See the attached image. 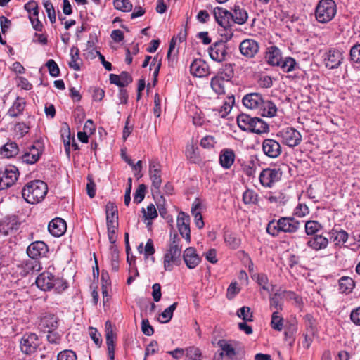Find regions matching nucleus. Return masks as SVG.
Wrapping results in <instances>:
<instances>
[{
    "label": "nucleus",
    "mask_w": 360,
    "mask_h": 360,
    "mask_svg": "<svg viewBox=\"0 0 360 360\" xmlns=\"http://www.w3.org/2000/svg\"><path fill=\"white\" fill-rule=\"evenodd\" d=\"M217 345L219 350L214 355V360H241L244 356V349L238 341L221 339Z\"/></svg>",
    "instance_id": "1"
},
{
    "label": "nucleus",
    "mask_w": 360,
    "mask_h": 360,
    "mask_svg": "<svg viewBox=\"0 0 360 360\" xmlns=\"http://www.w3.org/2000/svg\"><path fill=\"white\" fill-rule=\"evenodd\" d=\"M300 222L294 217H281L279 219L271 220L266 226V232L274 236L281 233H293L300 229Z\"/></svg>",
    "instance_id": "2"
},
{
    "label": "nucleus",
    "mask_w": 360,
    "mask_h": 360,
    "mask_svg": "<svg viewBox=\"0 0 360 360\" xmlns=\"http://www.w3.org/2000/svg\"><path fill=\"white\" fill-rule=\"evenodd\" d=\"M48 187L45 182L35 180L28 182L22 190V195L25 201L30 204L41 202L46 196Z\"/></svg>",
    "instance_id": "3"
},
{
    "label": "nucleus",
    "mask_w": 360,
    "mask_h": 360,
    "mask_svg": "<svg viewBox=\"0 0 360 360\" xmlns=\"http://www.w3.org/2000/svg\"><path fill=\"white\" fill-rule=\"evenodd\" d=\"M237 123L241 130L258 134L268 132L269 129V125L262 119L245 113L238 116Z\"/></svg>",
    "instance_id": "4"
},
{
    "label": "nucleus",
    "mask_w": 360,
    "mask_h": 360,
    "mask_svg": "<svg viewBox=\"0 0 360 360\" xmlns=\"http://www.w3.org/2000/svg\"><path fill=\"white\" fill-rule=\"evenodd\" d=\"M181 239L176 233L170 236V243L164 255V268L165 271H172L173 264L178 265L181 262Z\"/></svg>",
    "instance_id": "5"
},
{
    "label": "nucleus",
    "mask_w": 360,
    "mask_h": 360,
    "mask_svg": "<svg viewBox=\"0 0 360 360\" xmlns=\"http://www.w3.org/2000/svg\"><path fill=\"white\" fill-rule=\"evenodd\" d=\"M337 13L333 0H320L315 9V18L319 22L327 23L332 20Z\"/></svg>",
    "instance_id": "6"
},
{
    "label": "nucleus",
    "mask_w": 360,
    "mask_h": 360,
    "mask_svg": "<svg viewBox=\"0 0 360 360\" xmlns=\"http://www.w3.org/2000/svg\"><path fill=\"white\" fill-rule=\"evenodd\" d=\"M44 151V146L41 141H35L33 145L28 147L21 155L20 160L23 163L33 165L40 158Z\"/></svg>",
    "instance_id": "7"
},
{
    "label": "nucleus",
    "mask_w": 360,
    "mask_h": 360,
    "mask_svg": "<svg viewBox=\"0 0 360 360\" xmlns=\"http://www.w3.org/2000/svg\"><path fill=\"white\" fill-rule=\"evenodd\" d=\"M282 142L289 147L293 148L298 146L302 141L301 134L292 127H286L279 131Z\"/></svg>",
    "instance_id": "8"
},
{
    "label": "nucleus",
    "mask_w": 360,
    "mask_h": 360,
    "mask_svg": "<svg viewBox=\"0 0 360 360\" xmlns=\"http://www.w3.org/2000/svg\"><path fill=\"white\" fill-rule=\"evenodd\" d=\"M149 176L152 181L153 190L158 193L162 184L161 165L158 158H153L149 162Z\"/></svg>",
    "instance_id": "9"
},
{
    "label": "nucleus",
    "mask_w": 360,
    "mask_h": 360,
    "mask_svg": "<svg viewBox=\"0 0 360 360\" xmlns=\"http://www.w3.org/2000/svg\"><path fill=\"white\" fill-rule=\"evenodd\" d=\"M281 175L282 172L279 169L266 168L262 171L259 179L263 186L270 188L280 180Z\"/></svg>",
    "instance_id": "10"
},
{
    "label": "nucleus",
    "mask_w": 360,
    "mask_h": 360,
    "mask_svg": "<svg viewBox=\"0 0 360 360\" xmlns=\"http://www.w3.org/2000/svg\"><path fill=\"white\" fill-rule=\"evenodd\" d=\"M39 344V340L35 333L25 334L21 339L20 349L23 353L30 354L36 352Z\"/></svg>",
    "instance_id": "11"
},
{
    "label": "nucleus",
    "mask_w": 360,
    "mask_h": 360,
    "mask_svg": "<svg viewBox=\"0 0 360 360\" xmlns=\"http://www.w3.org/2000/svg\"><path fill=\"white\" fill-rule=\"evenodd\" d=\"M344 59L342 51L338 49H330L326 53L324 64L328 69H336Z\"/></svg>",
    "instance_id": "12"
},
{
    "label": "nucleus",
    "mask_w": 360,
    "mask_h": 360,
    "mask_svg": "<svg viewBox=\"0 0 360 360\" xmlns=\"http://www.w3.org/2000/svg\"><path fill=\"white\" fill-rule=\"evenodd\" d=\"M259 43L252 39L242 41L239 46L240 53L247 58H254L259 52Z\"/></svg>",
    "instance_id": "13"
},
{
    "label": "nucleus",
    "mask_w": 360,
    "mask_h": 360,
    "mask_svg": "<svg viewBox=\"0 0 360 360\" xmlns=\"http://www.w3.org/2000/svg\"><path fill=\"white\" fill-rule=\"evenodd\" d=\"M177 227L181 236L187 243L191 241L190 217L184 212H180L177 217Z\"/></svg>",
    "instance_id": "14"
},
{
    "label": "nucleus",
    "mask_w": 360,
    "mask_h": 360,
    "mask_svg": "<svg viewBox=\"0 0 360 360\" xmlns=\"http://www.w3.org/2000/svg\"><path fill=\"white\" fill-rule=\"evenodd\" d=\"M209 55L214 61H224L227 55V46L226 44L222 41L213 44L209 48Z\"/></svg>",
    "instance_id": "15"
},
{
    "label": "nucleus",
    "mask_w": 360,
    "mask_h": 360,
    "mask_svg": "<svg viewBox=\"0 0 360 360\" xmlns=\"http://www.w3.org/2000/svg\"><path fill=\"white\" fill-rule=\"evenodd\" d=\"M262 150L264 153L271 158H276L281 153L280 143L272 139H266L262 142Z\"/></svg>",
    "instance_id": "16"
},
{
    "label": "nucleus",
    "mask_w": 360,
    "mask_h": 360,
    "mask_svg": "<svg viewBox=\"0 0 360 360\" xmlns=\"http://www.w3.org/2000/svg\"><path fill=\"white\" fill-rule=\"evenodd\" d=\"M0 176L5 184L6 188L13 186L18 177V170L15 166H6L0 169Z\"/></svg>",
    "instance_id": "17"
},
{
    "label": "nucleus",
    "mask_w": 360,
    "mask_h": 360,
    "mask_svg": "<svg viewBox=\"0 0 360 360\" xmlns=\"http://www.w3.org/2000/svg\"><path fill=\"white\" fill-rule=\"evenodd\" d=\"M58 326V319L53 314H44L40 320L39 323V329L46 333L51 332V330H55Z\"/></svg>",
    "instance_id": "18"
},
{
    "label": "nucleus",
    "mask_w": 360,
    "mask_h": 360,
    "mask_svg": "<svg viewBox=\"0 0 360 360\" xmlns=\"http://www.w3.org/2000/svg\"><path fill=\"white\" fill-rule=\"evenodd\" d=\"M48 252V247L43 241L32 243L27 249L28 256L34 259L45 256Z\"/></svg>",
    "instance_id": "19"
},
{
    "label": "nucleus",
    "mask_w": 360,
    "mask_h": 360,
    "mask_svg": "<svg viewBox=\"0 0 360 360\" xmlns=\"http://www.w3.org/2000/svg\"><path fill=\"white\" fill-rule=\"evenodd\" d=\"M191 73L198 77H202L210 74L208 64L202 59H195L190 65Z\"/></svg>",
    "instance_id": "20"
},
{
    "label": "nucleus",
    "mask_w": 360,
    "mask_h": 360,
    "mask_svg": "<svg viewBox=\"0 0 360 360\" xmlns=\"http://www.w3.org/2000/svg\"><path fill=\"white\" fill-rule=\"evenodd\" d=\"M48 229L52 236L55 237H60L66 231V222L62 218L56 217L49 222Z\"/></svg>",
    "instance_id": "21"
},
{
    "label": "nucleus",
    "mask_w": 360,
    "mask_h": 360,
    "mask_svg": "<svg viewBox=\"0 0 360 360\" xmlns=\"http://www.w3.org/2000/svg\"><path fill=\"white\" fill-rule=\"evenodd\" d=\"M213 14L215 20L217 23L225 30L230 26V20L232 13L226 9L220 7H217L213 11Z\"/></svg>",
    "instance_id": "22"
},
{
    "label": "nucleus",
    "mask_w": 360,
    "mask_h": 360,
    "mask_svg": "<svg viewBox=\"0 0 360 360\" xmlns=\"http://www.w3.org/2000/svg\"><path fill=\"white\" fill-rule=\"evenodd\" d=\"M183 259L188 269L195 268L200 262V257L193 248H188L184 250Z\"/></svg>",
    "instance_id": "23"
},
{
    "label": "nucleus",
    "mask_w": 360,
    "mask_h": 360,
    "mask_svg": "<svg viewBox=\"0 0 360 360\" xmlns=\"http://www.w3.org/2000/svg\"><path fill=\"white\" fill-rule=\"evenodd\" d=\"M328 239L322 234L312 236L307 242V245L315 251L323 250L328 245Z\"/></svg>",
    "instance_id": "24"
},
{
    "label": "nucleus",
    "mask_w": 360,
    "mask_h": 360,
    "mask_svg": "<svg viewBox=\"0 0 360 360\" xmlns=\"http://www.w3.org/2000/svg\"><path fill=\"white\" fill-rule=\"evenodd\" d=\"M18 269L20 270V274L25 276L30 273L39 271L41 269V264L37 259L30 258L18 265Z\"/></svg>",
    "instance_id": "25"
},
{
    "label": "nucleus",
    "mask_w": 360,
    "mask_h": 360,
    "mask_svg": "<svg viewBox=\"0 0 360 360\" xmlns=\"http://www.w3.org/2000/svg\"><path fill=\"white\" fill-rule=\"evenodd\" d=\"M263 97L258 93H251L243 98V105L249 109H259L262 103Z\"/></svg>",
    "instance_id": "26"
},
{
    "label": "nucleus",
    "mask_w": 360,
    "mask_h": 360,
    "mask_svg": "<svg viewBox=\"0 0 360 360\" xmlns=\"http://www.w3.org/2000/svg\"><path fill=\"white\" fill-rule=\"evenodd\" d=\"M53 275L45 271L39 275L36 279V285L41 290L46 291L51 290V282Z\"/></svg>",
    "instance_id": "27"
},
{
    "label": "nucleus",
    "mask_w": 360,
    "mask_h": 360,
    "mask_svg": "<svg viewBox=\"0 0 360 360\" xmlns=\"http://www.w3.org/2000/svg\"><path fill=\"white\" fill-rule=\"evenodd\" d=\"M266 60L269 65H280L282 60L281 52L276 46H270L266 53Z\"/></svg>",
    "instance_id": "28"
},
{
    "label": "nucleus",
    "mask_w": 360,
    "mask_h": 360,
    "mask_svg": "<svg viewBox=\"0 0 360 360\" xmlns=\"http://www.w3.org/2000/svg\"><path fill=\"white\" fill-rule=\"evenodd\" d=\"M283 292L281 288L277 290L274 294L269 296V308L273 311H278L283 310Z\"/></svg>",
    "instance_id": "29"
},
{
    "label": "nucleus",
    "mask_w": 360,
    "mask_h": 360,
    "mask_svg": "<svg viewBox=\"0 0 360 360\" xmlns=\"http://www.w3.org/2000/svg\"><path fill=\"white\" fill-rule=\"evenodd\" d=\"M105 331H106V344L108 346V356L110 360L115 359V345L113 339V332L112 329L111 323L108 321L105 323Z\"/></svg>",
    "instance_id": "30"
},
{
    "label": "nucleus",
    "mask_w": 360,
    "mask_h": 360,
    "mask_svg": "<svg viewBox=\"0 0 360 360\" xmlns=\"http://www.w3.org/2000/svg\"><path fill=\"white\" fill-rule=\"evenodd\" d=\"M225 77L221 75H217L212 78L210 86L212 89L218 95L225 94L226 84Z\"/></svg>",
    "instance_id": "31"
},
{
    "label": "nucleus",
    "mask_w": 360,
    "mask_h": 360,
    "mask_svg": "<svg viewBox=\"0 0 360 360\" xmlns=\"http://www.w3.org/2000/svg\"><path fill=\"white\" fill-rule=\"evenodd\" d=\"M19 153L18 144L14 141H8L0 148V154L6 158L16 156Z\"/></svg>",
    "instance_id": "32"
},
{
    "label": "nucleus",
    "mask_w": 360,
    "mask_h": 360,
    "mask_svg": "<svg viewBox=\"0 0 360 360\" xmlns=\"http://www.w3.org/2000/svg\"><path fill=\"white\" fill-rule=\"evenodd\" d=\"M231 18L234 22L238 25H243L246 22L248 18V15L246 10L239 5H234Z\"/></svg>",
    "instance_id": "33"
},
{
    "label": "nucleus",
    "mask_w": 360,
    "mask_h": 360,
    "mask_svg": "<svg viewBox=\"0 0 360 360\" xmlns=\"http://www.w3.org/2000/svg\"><path fill=\"white\" fill-rule=\"evenodd\" d=\"M235 153L231 149L223 150L219 155V162L224 169H229L234 162Z\"/></svg>",
    "instance_id": "34"
},
{
    "label": "nucleus",
    "mask_w": 360,
    "mask_h": 360,
    "mask_svg": "<svg viewBox=\"0 0 360 360\" xmlns=\"http://www.w3.org/2000/svg\"><path fill=\"white\" fill-rule=\"evenodd\" d=\"M259 110L261 111V115L262 116L268 117H274L277 112V108L276 105L272 101L264 100V98Z\"/></svg>",
    "instance_id": "35"
},
{
    "label": "nucleus",
    "mask_w": 360,
    "mask_h": 360,
    "mask_svg": "<svg viewBox=\"0 0 360 360\" xmlns=\"http://www.w3.org/2000/svg\"><path fill=\"white\" fill-rule=\"evenodd\" d=\"M107 225L112 222L118 224V210L117 206L111 202H108L105 206Z\"/></svg>",
    "instance_id": "36"
},
{
    "label": "nucleus",
    "mask_w": 360,
    "mask_h": 360,
    "mask_svg": "<svg viewBox=\"0 0 360 360\" xmlns=\"http://www.w3.org/2000/svg\"><path fill=\"white\" fill-rule=\"evenodd\" d=\"M71 59L69 61V66L74 70L79 71L80 65L82 64V60L79 58V50L77 47H72L70 49Z\"/></svg>",
    "instance_id": "37"
},
{
    "label": "nucleus",
    "mask_w": 360,
    "mask_h": 360,
    "mask_svg": "<svg viewBox=\"0 0 360 360\" xmlns=\"http://www.w3.org/2000/svg\"><path fill=\"white\" fill-rule=\"evenodd\" d=\"M355 286L354 280L348 276H342L339 280V290L342 293H349Z\"/></svg>",
    "instance_id": "38"
},
{
    "label": "nucleus",
    "mask_w": 360,
    "mask_h": 360,
    "mask_svg": "<svg viewBox=\"0 0 360 360\" xmlns=\"http://www.w3.org/2000/svg\"><path fill=\"white\" fill-rule=\"evenodd\" d=\"M25 102L22 98H17L13 104L12 107L8 110L9 116L12 117H15L20 115L25 108Z\"/></svg>",
    "instance_id": "39"
},
{
    "label": "nucleus",
    "mask_w": 360,
    "mask_h": 360,
    "mask_svg": "<svg viewBox=\"0 0 360 360\" xmlns=\"http://www.w3.org/2000/svg\"><path fill=\"white\" fill-rule=\"evenodd\" d=\"M304 321L306 333H308V336L316 335L317 333L316 319L311 314H307L304 317Z\"/></svg>",
    "instance_id": "40"
},
{
    "label": "nucleus",
    "mask_w": 360,
    "mask_h": 360,
    "mask_svg": "<svg viewBox=\"0 0 360 360\" xmlns=\"http://www.w3.org/2000/svg\"><path fill=\"white\" fill-rule=\"evenodd\" d=\"M305 233L307 236H314L322 229V225L316 221H307L305 223Z\"/></svg>",
    "instance_id": "41"
},
{
    "label": "nucleus",
    "mask_w": 360,
    "mask_h": 360,
    "mask_svg": "<svg viewBox=\"0 0 360 360\" xmlns=\"http://www.w3.org/2000/svg\"><path fill=\"white\" fill-rule=\"evenodd\" d=\"M330 239L335 245L345 243L348 239V233L344 230L333 231Z\"/></svg>",
    "instance_id": "42"
},
{
    "label": "nucleus",
    "mask_w": 360,
    "mask_h": 360,
    "mask_svg": "<svg viewBox=\"0 0 360 360\" xmlns=\"http://www.w3.org/2000/svg\"><path fill=\"white\" fill-rule=\"evenodd\" d=\"M271 326L276 331H281L283 328V318L278 311H273L271 320Z\"/></svg>",
    "instance_id": "43"
},
{
    "label": "nucleus",
    "mask_w": 360,
    "mask_h": 360,
    "mask_svg": "<svg viewBox=\"0 0 360 360\" xmlns=\"http://www.w3.org/2000/svg\"><path fill=\"white\" fill-rule=\"evenodd\" d=\"M51 289H54L56 292L60 293L68 288V283L63 279L55 277L53 275L51 282Z\"/></svg>",
    "instance_id": "44"
},
{
    "label": "nucleus",
    "mask_w": 360,
    "mask_h": 360,
    "mask_svg": "<svg viewBox=\"0 0 360 360\" xmlns=\"http://www.w3.org/2000/svg\"><path fill=\"white\" fill-rule=\"evenodd\" d=\"M19 224L15 221L14 219L8 222L4 221L0 224V231L5 235H8L13 230H17Z\"/></svg>",
    "instance_id": "45"
},
{
    "label": "nucleus",
    "mask_w": 360,
    "mask_h": 360,
    "mask_svg": "<svg viewBox=\"0 0 360 360\" xmlns=\"http://www.w3.org/2000/svg\"><path fill=\"white\" fill-rule=\"evenodd\" d=\"M295 60L292 57H287L284 60H281L280 67L285 72H289L295 70L296 65Z\"/></svg>",
    "instance_id": "46"
},
{
    "label": "nucleus",
    "mask_w": 360,
    "mask_h": 360,
    "mask_svg": "<svg viewBox=\"0 0 360 360\" xmlns=\"http://www.w3.org/2000/svg\"><path fill=\"white\" fill-rule=\"evenodd\" d=\"M43 5L47 13L48 18L51 23H54L56 20L54 7L50 0H43Z\"/></svg>",
    "instance_id": "47"
},
{
    "label": "nucleus",
    "mask_w": 360,
    "mask_h": 360,
    "mask_svg": "<svg viewBox=\"0 0 360 360\" xmlns=\"http://www.w3.org/2000/svg\"><path fill=\"white\" fill-rule=\"evenodd\" d=\"M177 305L178 303L174 302L162 312L160 314L161 317L163 319V320L160 321L162 323H167L172 319L173 312L176 309Z\"/></svg>",
    "instance_id": "48"
},
{
    "label": "nucleus",
    "mask_w": 360,
    "mask_h": 360,
    "mask_svg": "<svg viewBox=\"0 0 360 360\" xmlns=\"http://www.w3.org/2000/svg\"><path fill=\"white\" fill-rule=\"evenodd\" d=\"M200 208V204H196L192 207L191 212L195 218V224L198 229H202L204 226V221L201 213L198 211Z\"/></svg>",
    "instance_id": "49"
},
{
    "label": "nucleus",
    "mask_w": 360,
    "mask_h": 360,
    "mask_svg": "<svg viewBox=\"0 0 360 360\" xmlns=\"http://www.w3.org/2000/svg\"><path fill=\"white\" fill-rule=\"evenodd\" d=\"M257 194L253 191L248 189L243 193V200L245 204H255L257 202Z\"/></svg>",
    "instance_id": "50"
},
{
    "label": "nucleus",
    "mask_w": 360,
    "mask_h": 360,
    "mask_svg": "<svg viewBox=\"0 0 360 360\" xmlns=\"http://www.w3.org/2000/svg\"><path fill=\"white\" fill-rule=\"evenodd\" d=\"M115 8L124 12L130 11L132 9V4L129 0H114Z\"/></svg>",
    "instance_id": "51"
},
{
    "label": "nucleus",
    "mask_w": 360,
    "mask_h": 360,
    "mask_svg": "<svg viewBox=\"0 0 360 360\" xmlns=\"http://www.w3.org/2000/svg\"><path fill=\"white\" fill-rule=\"evenodd\" d=\"M142 212L146 219L152 220L158 217V212L153 204L148 205L146 210L142 208Z\"/></svg>",
    "instance_id": "52"
},
{
    "label": "nucleus",
    "mask_w": 360,
    "mask_h": 360,
    "mask_svg": "<svg viewBox=\"0 0 360 360\" xmlns=\"http://www.w3.org/2000/svg\"><path fill=\"white\" fill-rule=\"evenodd\" d=\"M283 295L287 300H294L297 307H300L302 304V299L293 291L282 290Z\"/></svg>",
    "instance_id": "53"
},
{
    "label": "nucleus",
    "mask_w": 360,
    "mask_h": 360,
    "mask_svg": "<svg viewBox=\"0 0 360 360\" xmlns=\"http://www.w3.org/2000/svg\"><path fill=\"white\" fill-rule=\"evenodd\" d=\"M237 315L245 321H252V313L250 311V308L248 307L240 308L237 311Z\"/></svg>",
    "instance_id": "54"
},
{
    "label": "nucleus",
    "mask_w": 360,
    "mask_h": 360,
    "mask_svg": "<svg viewBox=\"0 0 360 360\" xmlns=\"http://www.w3.org/2000/svg\"><path fill=\"white\" fill-rule=\"evenodd\" d=\"M61 138L63 139L64 146H70V141L72 139L74 141V137L71 136L70 128L68 124H65V127H63L60 130Z\"/></svg>",
    "instance_id": "55"
},
{
    "label": "nucleus",
    "mask_w": 360,
    "mask_h": 360,
    "mask_svg": "<svg viewBox=\"0 0 360 360\" xmlns=\"http://www.w3.org/2000/svg\"><path fill=\"white\" fill-rule=\"evenodd\" d=\"M58 360H77V357L75 354L72 350L70 349H65L64 351H62L59 352L57 356Z\"/></svg>",
    "instance_id": "56"
},
{
    "label": "nucleus",
    "mask_w": 360,
    "mask_h": 360,
    "mask_svg": "<svg viewBox=\"0 0 360 360\" xmlns=\"http://www.w3.org/2000/svg\"><path fill=\"white\" fill-rule=\"evenodd\" d=\"M146 190V186L144 184H142L139 186L134 196V202L140 203L144 199Z\"/></svg>",
    "instance_id": "57"
},
{
    "label": "nucleus",
    "mask_w": 360,
    "mask_h": 360,
    "mask_svg": "<svg viewBox=\"0 0 360 360\" xmlns=\"http://www.w3.org/2000/svg\"><path fill=\"white\" fill-rule=\"evenodd\" d=\"M244 173L248 176H254L256 173L257 166L254 161H249L243 166Z\"/></svg>",
    "instance_id": "58"
},
{
    "label": "nucleus",
    "mask_w": 360,
    "mask_h": 360,
    "mask_svg": "<svg viewBox=\"0 0 360 360\" xmlns=\"http://www.w3.org/2000/svg\"><path fill=\"white\" fill-rule=\"evenodd\" d=\"M107 227L109 241L111 243H115L117 240V236L115 233L116 230L117 229L118 227V224L112 222L111 224H108Z\"/></svg>",
    "instance_id": "59"
},
{
    "label": "nucleus",
    "mask_w": 360,
    "mask_h": 360,
    "mask_svg": "<svg viewBox=\"0 0 360 360\" xmlns=\"http://www.w3.org/2000/svg\"><path fill=\"white\" fill-rule=\"evenodd\" d=\"M234 72L231 65L226 64L224 65L221 71L218 75H221L225 77V80L229 82V80L233 77Z\"/></svg>",
    "instance_id": "60"
},
{
    "label": "nucleus",
    "mask_w": 360,
    "mask_h": 360,
    "mask_svg": "<svg viewBox=\"0 0 360 360\" xmlns=\"http://www.w3.org/2000/svg\"><path fill=\"white\" fill-rule=\"evenodd\" d=\"M350 59L352 62L360 63V44L354 45L350 49Z\"/></svg>",
    "instance_id": "61"
},
{
    "label": "nucleus",
    "mask_w": 360,
    "mask_h": 360,
    "mask_svg": "<svg viewBox=\"0 0 360 360\" xmlns=\"http://www.w3.org/2000/svg\"><path fill=\"white\" fill-rule=\"evenodd\" d=\"M46 67L49 69V72L52 77H58L60 74V69L57 63L53 60L50 59L46 63Z\"/></svg>",
    "instance_id": "62"
},
{
    "label": "nucleus",
    "mask_w": 360,
    "mask_h": 360,
    "mask_svg": "<svg viewBox=\"0 0 360 360\" xmlns=\"http://www.w3.org/2000/svg\"><path fill=\"white\" fill-rule=\"evenodd\" d=\"M186 352V357L191 360H199L201 356V352L198 348L188 347Z\"/></svg>",
    "instance_id": "63"
},
{
    "label": "nucleus",
    "mask_w": 360,
    "mask_h": 360,
    "mask_svg": "<svg viewBox=\"0 0 360 360\" xmlns=\"http://www.w3.org/2000/svg\"><path fill=\"white\" fill-rule=\"evenodd\" d=\"M25 9L31 15L32 13L33 16L38 17L39 10L38 5L34 1H30L28 3L25 4Z\"/></svg>",
    "instance_id": "64"
}]
</instances>
